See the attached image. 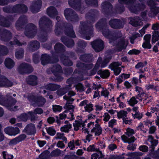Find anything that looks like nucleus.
Returning <instances> with one entry per match:
<instances>
[{"label":"nucleus","instance_id":"1","mask_svg":"<svg viewBox=\"0 0 159 159\" xmlns=\"http://www.w3.org/2000/svg\"><path fill=\"white\" fill-rule=\"evenodd\" d=\"M111 59V56L110 55H106L104 61L102 62V58L99 57L93 69V73L91 75H94L96 72V70L99 67L104 68L106 66L107 64Z\"/></svg>","mask_w":159,"mask_h":159},{"label":"nucleus","instance_id":"2","mask_svg":"<svg viewBox=\"0 0 159 159\" xmlns=\"http://www.w3.org/2000/svg\"><path fill=\"white\" fill-rule=\"evenodd\" d=\"M75 95V93L73 91H70L67 94V95H66L63 97V98L67 101V102L66 104V106L68 109H72L74 107L73 105L69 104L70 103V102H72L73 99L71 98V97Z\"/></svg>","mask_w":159,"mask_h":159},{"label":"nucleus","instance_id":"3","mask_svg":"<svg viewBox=\"0 0 159 159\" xmlns=\"http://www.w3.org/2000/svg\"><path fill=\"white\" fill-rule=\"evenodd\" d=\"M4 132L9 135L15 136L20 133V130L17 127H9L4 129Z\"/></svg>","mask_w":159,"mask_h":159},{"label":"nucleus","instance_id":"4","mask_svg":"<svg viewBox=\"0 0 159 159\" xmlns=\"http://www.w3.org/2000/svg\"><path fill=\"white\" fill-rule=\"evenodd\" d=\"M92 45L93 48L96 52H99L103 48V42L100 39L94 41Z\"/></svg>","mask_w":159,"mask_h":159},{"label":"nucleus","instance_id":"5","mask_svg":"<svg viewBox=\"0 0 159 159\" xmlns=\"http://www.w3.org/2000/svg\"><path fill=\"white\" fill-rule=\"evenodd\" d=\"M101 121V120L99 119H97L95 122V127L92 129V132L94 133L96 135H99L101 133L102 129L99 124Z\"/></svg>","mask_w":159,"mask_h":159},{"label":"nucleus","instance_id":"6","mask_svg":"<svg viewBox=\"0 0 159 159\" xmlns=\"http://www.w3.org/2000/svg\"><path fill=\"white\" fill-rule=\"evenodd\" d=\"M121 65V64L118 62H114L111 63L110 66V68L112 70H113L115 75H118L120 72L121 68L119 67Z\"/></svg>","mask_w":159,"mask_h":159},{"label":"nucleus","instance_id":"7","mask_svg":"<svg viewBox=\"0 0 159 159\" xmlns=\"http://www.w3.org/2000/svg\"><path fill=\"white\" fill-rule=\"evenodd\" d=\"M151 36L150 34H146L144 37V42L142 44V47L145 48L149 49L151 48L150 43Z\"/></svg>","mask_w":159,"mask_h":159},{"label":"nucleus","instance_id":"8","mask_svg":"<svg viewBox=\"0 0 159 159\" xmlns=\"http://www.w3.org/2000/svg\"><path fill=\"white\" fill-rule=\"evenodd\" d=\"M12 84L4 76L0 75V87H9Z\"/></svg>","mask_w":159,"mask_h":159},{"label":"nucleus","instance_id":"9","mask_svg":"<svg viewBox=\"0 0 159 159\" xmlns=\"http://www.w3.org/2000/svg\"><path fill=\"white\" fill-rule=\"evenodd\" d=\"M24 132L27 134L31 135L35 134V130L34 126L32 124L28 125L24 130Z\"/></svg>","mask_w":159,"mask_h":159},{"label":"nucleus","instance_id":"10","mask_svg":"<svg viewBox=\"0 0 159 159\" xmlns=\"http://www.w3.org/2000/svg\"><path fill=\"white\" fill-rule=\"evenodd\" d=\"M29 69L32 70L31 67L28 65L22 63L20 66L18 70L20 73L23 74L24 73H29L30 72H27V71ZM32 70H31V71Z\"/></svg>","mask_w":159,"mask_h":159},{"label":"nucleus","instance_id":"11","mask_svg":"<svg viewBox=\"0 0 159 159\" xmlns=\"http://www.w3.org/2000/svg\"><path fill=\"white\" fill-rule=\"evenodd\" d=\"M129 20H130L129 23L132 25L137 26L142 25L141 20L138 17H135L134 18H130Z\"/></svg>","mask_w":159,"mask_h":159},{"label":"nucleus","instance_id":"12","mask_svg":"<svg viewBox=\"0 0 159 159\" xmlns=\"http://www.w3.org/2000/svg\"><path fill=\"white\" fill-rule=\"evenodd\" d=\"M33 113L31 112H29L27 114L24 113L21 114L17 118L19 121H25L29 117H31L32 120V115Z\"/></svg>","mask_w":159,"mask_h":159},{"label":"nucleus","instance_id":"13","mask_svg":"<svg viewBox=\"0 0 159 159\" xmlns=\"http://www.w3.org/2000/svg\"><path fill=\"white\" fill-rule=\"evenodd\" d=\"M151 110L152 112H155L157 116L156 119L155 120V124L158 126H159V109L156 107H151Z\"/></svg>","mask_w":159,"mask_h":159},{"label":"nucleus","instance_id":"14","mask_svg":"<svg viewBox=\"0 0 159 159\" xmlns=\"http://www.w3.org/2000/svg\"><path fill=\"white\" fill-rule=\"evenodd\" d=\"M26 138V136L25 134H21L18 137L12 140L10 142L12 144H15L24 140Z\"/></svg>","mask_w":159,"mask_h":159},{"label":"nucleus","instance_id":"15","mask_svg":"<svg viewBox=\"0 0 159 159\" xmlns=\"http://www.w3.org/2000/svg\"><path fill=\"white\" fill-rule=\"evenodd\" d=\"M47 13L49 16L53 17V16L57 15V12L54 7H51L48 9Z\"/></svg>","mask_w":159,"mask_h":159},{"label":"nucleus","instance_id":"16","mask_svg":"<svg viewBox=\"0 0 159 159\" xmlns=\"http://www.w3.org/2000/svg\"><path fill=\"white\" fill-rule=\"evenodd\" d=\"M66 125L61 128V130L62 132H68L72 128V125L70 123H68L67 121H65Z\"/></svg>","mask_w":159,"mask_h":159},{"label":"nucleus","instance_id":"17","mask_svg":"<svg viewBox=\"0 0 159 159\" xmlns=\"http://www.w3.org/2000/svg\"><path fill=\"white\" fill-rule=\"evenodd\" d=\"M27 80L29 83L31 85H35L37 84V77L35 76H30Z\"/></svg>","mask_w":159,"mask_h":159},{"label":"nucleus","instance_id":"18","mask_svg":"<svg viewBox=\"0 0 159 159\" xmlns=\"http://www.w3.org/2000/svg\"><path fill=\"white\" fill-rule=\"evenodd\" d=\"M127 43V41L123 40L120 42L117 45V50L118 51H120L123 49L125 48Z\"/></svg>","mask_w":159,"mask_h":159},{"label":"nucleus","instance_id":"19","mask_svg":"<svg viewBox=\"0 0 159 159\" xmlns=\"http://www.w3.org/2000/svg\"><path fill=\"white\" fill-rule=\"evenodd\" d=\"M5 64L6 66L8 68H12L14 65V63L12 59L9 58L6 59Z\"/></svg>","mask_w":159,"mask_h":159},{"label":"nucleus","instance_id":"20","mask_svg":"<svg viewBox=\"0 0 159 159\" xmlns=\"http://www.w3.org/2000/svg\"><path fill=\"white\" fill-rule=\"evenodd\" d=\"M39 46L40 44L39 42L35 41L30 43L29 48L30 49H32L33 50H35L38 49Z\"/></svg>","mask_w":159,"mask_h":159},{"label":"nucleus","instance_id":"21","mask_svg":"<svg viewBox=\"0 0 159 159\" xmlns=\"http://www.w3.org/2000/svg\"><path fill=\"white\" fill-rule=\"evenodd\" d=\"M119 24V21L117 20L114 19L110 20L109 22V24L111 27L114 28H120L118 26Z\"/></svg>","mask_w":159,"mask_h":159},{"label":"nucleus","instance_id":"22","mask_svg":"<svg viewBox=\"0 0 159 159\" xmlns=\"http://www.w3.org/2000/svg\"><path fill=\"white\" fill-rule=\"evenodd\" d=\"M73 125L74 129L75 130H77L79 129V127H83L84 125V123L82 121H76L73 123Z\"/></svg>","mask_w":159,"mask_h":159},{"label":"nucleus","instance_id":"23","mask_svg":"<svg viewBox=\"0 0 159 159\" xmlns=\"http://www.w3.org/2000/svg\"><path fill=\"white\" fill-rule=\"evenodd\" d=\"M14 8L17 9L19 11H22L23 12H25L27 11V7L24 5H17L14 7Z\"/></svg>","mask_w":159,"mask_h":159},{"label":"nucleus","instance_id":"24","mask_svg":"<svg viewBox=\"0 0 159 159\" xmlns=\"http://www.w3.org/2000/svg\"><path fill=\"white\" fill-rule=\"evenodd\" d=\"M46 89L54 91L57 89L59 88L58 85L55 84H49L46 85L45 87Z\"/></svg>","mask_w":159,"mask_h":159},{"label":"nucleus","instance_id":"25","mask_svg":"<svg viewBox=\"0 0 159 159\" xmlns=\"http://www.w3.org/2000/svg\"><path fill=\"white\" fill-rule=\"evenodd\" d=\"M127 115V112L123 110H121L118 112L117 116L119 119L122 118V119L126 118Z\"/></svg>","mask_w":159,"mask_h":159},{"label":"nucleus","instance_id":"26","mask_svg":"<svg viewBox=\"0 0 159 159\" xmlns=\"http://www.w3.org/2000/svg\"><path fill=\"white\" fill-rule=\"evenodd\" d=\"M159 39V32L157 31H155L153 33L152 38V43H155Z\"/></svg>","mask_w":159,"mask_h":159},{"label":"nucleus","instance_id":"27","mask_svg":"<svg viewBox=\"0 0 159 159\" xmlns=\"http://www.w3.org/2000/svg\"><path fill=\"white\" fill-rule=\"evenodd\" d=\"M46 102L45 99L43 98L40 97L36 101V102L39 106H42Z\"/></svg>","mask_w":159,"mask_h":159},{"label":"nucleus","instance_id":"28","mask_svg":"<svg viewBox=\"0 0 159 159\" xmlns=\"http://www.w3.org/2000/svg\"><path fill=\"white\" fill-rule=\"evenodd\" d=\"M121 137L122 139L125 143L133 142L134 141V137H132L129 139L125 135H123Z\"/></svg>","mask_w":159,"mask_h":159},{"label":"nucleus","instance_id":"29","mask_svg":"<svg viewBox=\"0 0 159 159\" xmlns=\"http://www.w3.org/2000/svg\"><path fill=\"white\" fill-rule=\"evenodd\" d=\"M72 13V11L70 9H66L64 11V15L65 16L67 20H69L70 18V15Z\"/></svg>","mask_w":159,"mask_h":159},{"label":"nucleus","instance_id":"30","mask_svg":"<svg viewBox=\"0 0 159 159\" xmlns=\"http://www.w3.org/2000/svg\"><path fill=\"white\" fill-rule=\"evenodd\" d=\"M31 25L33 27L32 28L31 27L30 28V30L29 31H28L29 32L28 33L27 32V30H26L25 31V34L26 35L29 37H30V38H32L33 37V35H32V30L34 29L35 28V26L34 25Z\"/></svg>","mask_w":159,"mask_h":159},{"label":"nucleus","instance_id":"31","mask_svg":"<svg viewBox=\"0 0 159 159\" xmlns=\"http://www.w3.org/2000/svg\"><path fill=\"white\" fill-rule=\"evenodd\" d=\"M148 98V96L146 93H143L140 95L139 94L137 97V99L140 101L144 100L145 101H147V99Z\"/></svg>","mask_w":159,"mask_h":159},{"label":"nucleus","instance_id":"32","mask_svg":"<svg viewBox=\"0 0 159 159\" xmlns=\"http://www.w3.org/2000/svg\"><path fill=\"white\" fill-rule=\"evenodd\" d=\"M75 89L79 92H82L84 90V87L80 83H78L75 85Z\"/></svg>","mask_w":159,"mask_h":159},{"label":"nucleus","instance_id":"33","mask_svg":"<svg viewBox=\"0 0 159 159\" xmlns=\"http://www.w3.org/2000/svg\"><path fill=\"white\" fill-rule=\"evenodd\" d=\"M93 105L92 104H88L84 106L85 111L88 112H90L93 110Z\"/></svg>","mask_w":159,"mask_h":159},{"label":"nucleus","instance_id":"34","mask_svg":"<svg viewBox=\"0 0 159 159\" xmlns=\"http://www.w3.org/2000/svg\"><path fill=\"white\" fill-rule=\"evenodd\" d=\"M129 104L131 106H133L136 104L138 101L134 97H132L128 102Z\"/></svg>","mask_w":159,"mask_h":159},{"label":"nucleus","instance_id":"35","mask_svg":"<svg viewBox=\"0 0 159 159\" xmlns=\"http://www.w3.org/2000/svg\"><path fill=\"white\" fill-rule=\"evenodd\" d=\"M48 134L51 135L53 136L56 133V131L52 127H49L46 128Z\"/></svg>","mask_w":159,"mask_h":159},{"label":"nucleus","instance_id":"36","mask_svg":"<svg viewBox=\"0 0 159 159\" xmlns=\"http://www.w3.org/2000/svg\"><path fill=\"white\" fill-rule=\"evenodd\" d=\"M110 75V73L108 70H105L102 71L101 73V76L103 78H106L108 77Z\"/></svg>","mask_w":159,"mask_h":159},{"label":"nucleus","instance_id":"37","mask_svg":"<svg viewBox=\"0 0 159 159\" xmlns=\"http://www.w3.org/2000/svg\"><path fill=\"white\" fill-rule=\"evenodd\" d=\"M126 134L129 137L132 136L134 133V130L130 128H127L126 129Z\"/></svg>","mask_w":159,"mask_h":159},{"label":"nucleus","instance_id":"38","mask_svg":"<svg viewBox=\"0 0 159 159\" xmlns=\"http://www.w3.org/2000/svg\"><path fill=\"white\" fill-rule=\"evenodd\" d=\"M109 94V92L108 90L105 89L103 88L101 93V95L104 96L105 98H107Z\"/></svg>","mask_w":159,"mask_h":159},{"label":"nucleus","instance_id":"39","mask_svg":"<svg viewBox=\"0 0 159 159\" xmlns=\"http://www.w3.org/2000/svg\"><path fill=\"white\" fill-rule=\"evenodd\" d=\"M2 154L4 159H12L13 158L12 155L9 154L5 152H3Z\"/></svg>","mask_w":159,"mask_h":159},{"label":"nucleus","instance_id":"40","mask_svg":"<svg viewBox=\"0 0 159 159\" xmlns=\"http://www.w3.org/2000/svg\"><path fill=\"white\" fill-rule=\"evenodd\" d=\"M23 52L22 50L17 51L16 53V57L17 59H20L23 56Z\"/></svg>","mask_w":159,"mask_h":159},{"label":"nucleus","instance_id":"41","mask_svg":"<svg viewBox=\"0 0 159 159\" xmlns=\"http://www.w3.org/2000/svg\"><path fill=\"white\" fill-rule=\"evenodd\" d=\"M62 109V107L59 105H55L53 106V110L55 112H60Z\"/></svg>","mask_w":159,"mask_h":159},{"label":"nucleus","instance_id":"42","mask_svg":"<svg viewBox=\"0 0 159 159\" xmlns=\"http://www.w3.org/2000/svg\"><path fill=\"white\" fill-rule=\"evenodd\" d=\"M31 112L33 113L32 115V117L33 118L35 114L42 113L43 112V111L40 108H38L35 109L34 112Z\"/></svg>","mask_w":159,"mask_h":159},{"label":"nucleus","instance_id":"43","mask_svg":"<svg viewBox=\"0 0 159 159\" xmlns=\"http://www.w3.org/2000/svg\"><path fill=\"white\" fill-rule=\"evenodd\" d=\"M56 138L62 139L64 141L66 140V139L64 136L63 133H57L56 135Z\"/></svg>","mask_w":159,"mask_h":159},{"label":"nucleus","instance_id":"44","mask_svg":"<svg viewBox=\"0 0 159 159\" xmlns=\"http://www.w3.org/2000/svg\"><path fill=\"white\" fill-rule=\"evenodd\" d=\"M137 129L138 130H140L143 131V132L146 133V130L144 128V126L143 124L140 123L139 126L137 128Z\"/></svg>","mask_w":159,"mask_h":159},{"label":"nucleus","instance_id":"45","mask_svg":"<svg viewBox=\"0 0 159 159\" xmlns=\"http://www.w3.org/2000/svg\"><path fill=\"white\" fill-rule=\"evenodd\" d=\"M146 88L148 89H152L154 90L158 89V87L154 84H149L146 86Z\"/></svg>","mask_w":159,"mask_h":159},{"label":"nucleus","instance_id":"46","mask_svg":"<svg viewBox=\"0 0 159 159\" xmlns=\"http://www.w3.org/2000/svg\"><path fill=\"white\" fill-rule=\"evenodd\" d=\"M102 153L101 152L99 151L97 152V153H95L92 155V159H97L98 157V156L100 154V157H102Z\"/></svg>","mask_w":159,"mask_h":159},{"label":"nucleus","instance_id":"47","mask_svg":"<svg viewBox=\"0 0 159 159\" xmlns=\"http://www.w3.org/2000/svg\"><path fill=\"white\" fill-rule=\"evenodd\" d=\"M140 52V51L136 49H133L131 50H130L129 51L128 53L129 54H139Z\"/></svg>","mask_w":159,"mask_h":159},{"label":"nucleus","instance_id":"48","mask_svg":"<svg viewBox=\"0 0 159 159\" xmlns=\"http://www.w3.org/2000/svg\"><path fill=\"white\" fill-rule=\"evenodd\" d=\"M147 64L146 62L143 63L139 62L135 66V68L136 69H141L144 67Z\"/></svg>","mask_w":159,"mask_h":159},{"label":"nucleus","instance_id":"49","mask_svg":"<svg viewBox=\"0 0 159 159\" xmlns=\"http://www.w3.org/2000/svg\"><path fill=\"white\" fill-rule=\"evenodd\" d=\"M103 117L104 118L103 119V120L106 122L110 118L109 115L107 113H105L104 115L103 116Z\"/></svg>","mask_w":159,"mask_h":159},{"label":"nucleus","instance_id":"50","mask_svg":"<svg viewBox=\"0 0 159 159\" xmlns=\"http://www.w3.org/2000/svg\"><path fill=\"white\" fill-rule=\"evenodd\" d=\"M139 150L143 152H147L148 150V148L145 145H142L139 148Z\"/></svg>","mask_w":159,"mask_h":159},{"label":"nucleus","instance_id":"51","mask_svg":"<svg viewBox=\"0 0 159 159\" xmlns=\"http://www.w3.org/2000/svg\"><path fill=\"white\" fill-rule=\"evenodd\" d=\"M116 124V120L115 119L111 120L108 123L109 126L112 127L113 126Z\"/></svg>","mask_w":159,"mask_h":159},{"label":"nucleus","instance_id":"52","mask_svg":"<svg viewBox=\"0 0 159 159\" xmlns=\"http://www.w3.org/2000/svg\"><path fill=\"white\" fill-rule=\"evenodd\" d=\"M46 142L45 141L38 140L37 141V143L39 146L40 147H42L46 144Z\"/></svg>","mask_w":159,"mask_h":159},{"label":"nucleus","instance_id":"53","mask_svg":"<svg viewBox=\"0 0 159 159\" xmlns=\"http://www.w3.org/2000/svg\"><path fill=\"white\" fill-rule=\"evenodd\" d=\"M148 26V25H147L144 26L143 28L139 31V32L141 36L143 35L145 33V30L146 29Z\"/></svg>","mask_w":159,"mask_h":159},{"label":"nucleus","instance_id":"54","mask_svg":"<svg viewBox=\"0 0 159 159\" xmlns=\"http://www.w3.org/2000/svg\"><path fill=\"white\" fill-rule=\"evenodd\" d=\"M65 44L68 47H71L73 45L74 43L72 40H71L66 42Z\"/></svg>","mask_w":159,"mask_h":159},{"label":"nucleus","instance_id":"55","mask_svg":"<svg viewBox=\"0 0 159 159\" xmlns=\"http://www.w3.org/2000/svg\"><path fill=\"white\" fill-rule=\"evenodd\" d=\"M68 146L71 150H74L75 148L73 142L71 141L68 143Z\"/></svg>","mask_w":159,"mask_h":159},{"label":"nucleus","instance_id":"56","mask_svg":"<svg viewBox=\"0 0 159 159\" xmlns=\"http://www.w3.org/2000/svg\"><path fill=\"white\" fill-rule=\"evenodd\" d=\"M135 148V146L134 144H130L127 147V148L130 150H133Z\"/></svg>","mask_w":159,"mask_h":159},{"label":"nucleus","instance_id":"57","mask_svg":"<svg viewBox=\"0 0 159 159\" xmlns=\"http://www.w3.org/2000/svg\"><path fill=\"white\" fill-rule=\"evenodd\" d=\"M122 120L123 122L125 124H130L131 122V120L128 119V118L127 117Z\"/></svg>","mask_w":159,"mask_h":159},{"label":"nucleus","instance_id":"58","mask_svg":"<svg viewBox=\"0 0 159 159\" xmlns=\"http://www.w3.org/2000/svg\"><path fill=\"white\" fill-rule=\"evenodd\" d=\"M53 69L56 71H59L61 70V66L59 65H57L53 67Z\"/></svg>","mask_w":159,"mask_h":159},{"label":"nucleus","instance_id":"59","mask_svg":"<svg viewBox=\"0 0 159 159\" xmlns=\"http://www.w3.org/2000/svg\"><path fill=\"white\" fill-rule=\"evenodd\" d=\"M152 28L155 30H159V24L156 23L153 25Z\"/></svg>","mask_w":159,"mask_h":159},{"label":"nucleus","instance_id":"60","mask_svg":"<svg viewBox=\"0 0 159 159\" xmlns=\"http://www.w3.org/2000/svg\"><path fill=\"white\" fill-rule=\"evenodd\" d=\"M121 76L122 77V79L124 80L128 78H129L130 76V75L129 74H122Z\"/></svg>","mask_w":159,"mask_h":159},{"label":"nucleus","instance_id":"61","mask_svg":"<svg viewBox=\"0 0 159 159\" xmlns=\"http://www.w3.org/2000/svg\"><path fill=\"white\" fill-rule=\"evenodd\" d=\"M156 130V128L154 126L151 127L149 129V133L150 134L153 133Z\"/></svg>","mask_w":159,"mask_h":159},{"label":"nucleus","instance_id":"62","mask_svg":"<svg viewBox=\"0 0 159 159\" xmlns=\"http://www.w3.org/2000/svg\"><path fill=\"white\" fill-rule=\"evenodd\" d=\"M89 120H92L95 118L96 116L92 114H89L87 116Z\"/></svg>","mask_w":159,"mask_h":159},{"label":"nucleus","instance_id":"63","mask_svg":"<svg viewBox=\"0 0 159 159\" xmlns=\"http://www.w3.org/2000/svg\"><path fill=\"white\" fill-rule=\"evenodd\" d=\"M124 85L125 87L128 89L130 88L131 87V85L129 82L126 81L124 83Z\"/></svg>","mask_w":159,"mask_h":159},{"label":"nucleus","instance_id":"64","mask_svg":"<svg viewBox=\"0 0 159 159\" xmlns=\"http://www.w3.org/2000/svg\"><path fill=\"white\" fill-rule=\"evenodd\" d=\"M57 146L58 147L62 148L64 147V145L62 141H59L57 144Z\"/></svg>","mask_w":159,"mask_h":159}]
</instances>
